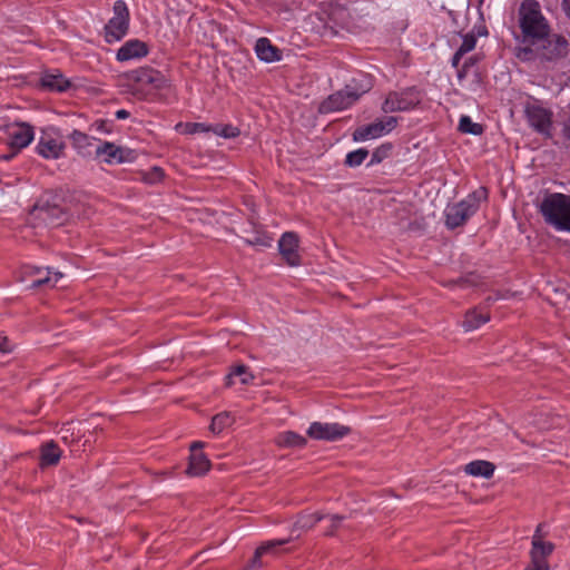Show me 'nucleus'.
I'll return each instance as SVG.
<instances>
[{"instance_id": "obj_45", "label": "nucleus", "mask_w": 570, "mask_h": 570, "mask_svg": "<svg viewBox=\"0 0 570 570\" xmlns=\"http://www.w3.org/2000/svg\"><path fill=\"white\" fill-rule=\"evenodd\" d=\"M563 136L570 140V116L564 121L563 129H562Z\"/></svg>"}, {"instance_id": "obj_1", "label": "nucleus", "mask_w": 570, "mask_h": 570, "mask_svg": "<svg viewBox=\"0 0 570 570\" xmlns=\"http://www.w3.org/2000/svg\"><path fill=\"white\" fill-rule=\"evenodd\" d=\"M124 91L137 100H163L171 94L170 80L159 70L140 67L122 75Z\"/></svg>"}, {"instance_id": "obj_51", "label": "nucleus", "mask_w": 570, "mask_h": 570, "mask_svg": "<svg viewBox=\"0 0 570 570\" xmlns=\"http://www.w3.org/2000/svg\"><path fill=\"white\" fill-rule=\"evenodd\" d=\"M40 272H41V269L38 267L33 269V273H36V274H39Z\"/></svg>"}, {"instance_id": "obj_49", "label": "nucleus", "mask_w": 570, "mask_h": 570, "mask_svg": "<svg viewBox=\"0 0 570 570\" xmlns=\"http://www.w3.org/2000/svg\"><path fill=\"white\" fill-rule=\"evenodd\" d=\"M203 443L197 441V442H194L191 445H190V451L191 453L196 451V449H202L203 448Z\"/></svg>"}, {"instance_id": "obj_30", "label": "nucleus", "mask_w": 570, "mask_h": 570, "mask_svg": "<svg viewBox=\"0 0 570 570\" xmlns=\"http://www.w3.org/2000/svg\"><path fill=\"white\" fill-rule=\"evenodd\" d=\"M234 422V419L228 412H222L216 414L212 419V423L209 425V429L213 433L219 434L223 432L226 428L230 426Z\"/></svg>"}, {"instance_id": "obj_20", "label": "nucleus", "mask_w": 570, "mask_h": 570, "mask_svg": "<svg viewBox=\"0 0 570 570\" xmlns=\"http://www.w3.org/2000/svg\"><path fill=\"white\" fill-rule=\"evenodd\" d=\"M72 146L77 149L78 154L83 157L95 155V138L89 137L87 134L73 130L70 135Z\"/></svg>"}, {"instance_id": "obj_2", "label": "nucleus", "mask_w": 570, "mask_h": 570, "mask_svg": "<svg viewBox=\"0 0 570 570\" xmlns=\"http://www.w3.org/2000/svg\"><path fill=\"white\" fill-rule=\"evenodd\" d=\"M518 17L523 42L537 45L550 35V26L537 0H523Z\"/></svg>"}, {"instance_id": "obj_10", "label": "nucleus", "mask_w": 570, "mask_h": 570, "mask_svg": "<svg viewBox=\"0 0 570 570\" xmlns=\"http://www.w3.org/2000/svg\"><path fill=\"white\" fill-rule=\"evenodd\" d=\"M101 156L108 165L131 163L136 158L134 150L116 146L110 141H102L95 147V157L99 158Z\"/></svg>"}, {"instance_id": "obj_43", "label": "nucleus", "mask_w": 570, "mask_h": 570, "mask_svg": "<svg viewBox=\"0 0 570 570\" xmlns=\"http://www.w3.org/2000/svg\"><path fill=\"white\" fill-rule=\"evenodd\" d=\"M535 538L539 539V541H546L544 538H546V533H543V524L542 523H539L535 528V531L532 535V541L531 542H534Z\"/></svg>"}, {"instance_id": "obj_15", "label": "nucleus", "mask_w": 570, "mask_h": 570, "mask_svg": "<svg viewBox=\"0 0 570 570\" xmlns=\"http://www.w3.org/2000/svg\"><path fill=\"white\" fill-rule=\"evenodd\" d=\"M525 116L530 126L538 132L548 134L551 127V112L538 105H529Z\"/></svg>"}, {"instance_id": "obj_41", "label": "nucleus", "mask_w": 570, "mask_h": 570, "mask_svg": "<svg viewBox=\"0 0 570 570\" xmlns=\"http://www.w3.org/2000/svg\"><path fill=\"white\" fill-rule=\"evenodd\" d=\"M345 517L340 514L328 515L330 527L326 531V535H334L335 531L342 525Z\"/></svg>"}, {"instance_id": "obj_26", "label": "nucleus", "mask_w": 570, "mask_h": 570, "mask_svg": "<svg viewBox=\"0 0 570 570\" xmlns=\"http://www.w3.org/2000/svg\"><path fill=\"white\" fill-rule=\"evenodd\" d=\"M41 86L61 92L70 87V82L61 73H45L41 77Z\"/></svg>"}, {"instance_id": "obj_19", "label": "nucleus", "mask_w": 570, "mask_h": 570, "mask_svg": "<svg viewBox=\"0 0 570 570\" xmlns=\"http://www.w3.org/2000/svg\"><path fill=\"white\" fill-rule=\"evenodd\" d=\"M490 318V313L484 307H473L465 313L462 326L466 332L474 331L488 323Z\"/></svg>"}, {"instance_id": "obj_28", "label": "nucleus", "mask_w": 570, "mask_h": 570, "mask_svg": "<svg viewBox=\"0 0 570 570\" xmlns=\"http://www.w3.org/2000/svg\"><path fill=\"white\" fill-rule=\"evenodd\" d=\"M238 376L242 384L247 385L253 382L254 375L248 371V367L244 364L235 366L229 374L226 376V386L234 384V377Z\"/></svg>"}, {"instance_id": "obj_21", "label": "nucleus", "mask_w": 570, "mask_h": 570, "mask_svg": "<svg viewBox=\"0 0 570 570\" xmlns=\"http://www.w3.org/2000/svg\"><path fill=\"white\" fill-rule=\"evenodd\" d=\"M257 57L266 62L281 60V51L267 38H259L255 45Z\"/></svg>"}, {"instance_id": "obj_44", "label": "nucleus", "mask_w": 570, "mask_h": 570, "mask_svg": "<svg viewBox=\"0 0 570 570\" xmlns=\"http://www.w3.org/2000/svg\"><path fill=\"white\" fill-rule=\"evenodd\" d=\"M10 351V344L7 336L0 334V352L7 353Z\"/></svg>"}, {"instance_id": "obj_3", "label": "nucleus", "mask_w": 570, "mask_h": 570, "mask_svg": "<svg viewBox=\"0 0 570 570\" xmlns=\"http://www.w3.org/2000/svg\"><path fill=\"white\" fill-rule=\"evenodd\" d=\"M540 213L547 224L558 230L570 232V196L560 193L546 195Z\"/></svg>"}, {"instance_id": "obj_40", "label": "nucleus", "mask_w": 570, "mask_h": 570, "mask_svg": "<svg viewBox=\"0 0 570 570\" xmlns=\"http://www.w3.org/2000/svg\"><path fill=\"white\" fill-rule=\"evenodd\" d=\"M392 149L390 144H385L376 148L372 154L371 164L381 163L384 158H386Z\"/></svg>"}, {"instance_id": "obj_35", "label": "nucleus", "mask_w": 570, "mask_h": 570, "mask_svg": "<svg viewBox=\"0 0 570 570\" xmlns=\"http://www.w3.org/2000/svg\"><path fill=\"white\" fill-rule=\"evenodd\" d=\"M368 156V151L364 148L351 151L346 155L345 164L350 167L360 166Z\"/></svg>"}, {"instance_id": "obj_17", "label": "nucleus", "mask_w": 570, "mask_h": 570, "mask_svg": "<svg viewBox=\"0 0 570 570\" xmlns=\"http://www.w3.org/2000/svg\"><path fill=\"white\" fill-rule=\"evenodd\" d=\"M148 55V46L146 42L138 39L128 40L117 51L116 58L118 61H128L131 59H139Z\"/></svg>"}, {"instance_id": "obj_8", "label": "nucleus", "mask_w": 570, "mask_h": 570, "mask_svg": "<svg viewBox=\"0 0 570 570\" xmlns=\"http://www.w3.org/2000/svg\"><path fill=\"white\" fill-rule=\"evenodd\" d=\"M537 45L538 60L541 62H557L568 55V41L561 36H548Z\"/></svg>"}, {"instance_id": "obj_4", "label": "nucleus", "mask_w": 570, "mask_h": 570, "mask_svg": "<svg viewBox=\"0 0 570 570\" xmlns=\"http://www.w3.org/2000/svg\"><path fill=\"white\" fill-rule=\"evenodd\" d=\"M488 198V189L480 187L461 202L450 205L445 209V225L454 229L464 225L480 208V204Z\"/></svg>"}, {"instance_id": "obj_9", "label": "nucleus", "mask_w": 570, "mask_h": 570, "mask_svg": "<svg viewBox=\"0 0 570 570\" xmlns=\"http://www.w3.org/2000/svg\"><path fill=\"white\" fill-rule=\"evenodd\" d=\"M397 125V118L389 116L376 121L358 127L353 132V140L365 141L368 139H375L382 137L385 134L392 131Z\"/></svg>"}, {"instance_id": "obj_18", "label": "nucleus", "mask_w": 570, "mask_h": 570, "mask_svg": "<svg viewBox=\"0 0 570 570\" xmlns=\"http://www.w3.org/2000/svg\"><path fill=\"white\" fill-rule=\"evenodd\" d=\"M35 210L39 218L51 225H61L67 219L65 210L58 205L36 206Z\"/></svg>"}, {"instance_id": "obj_39", "label": "nucleus", "mask_w": 570, "mask_h": 570, "mask_svg": "<svg viewBox=\"0 0 570 570\" xmlns=\"http://www.w3.org/2000/svg\"><path fill=\"white\" fill-rule=\"evenodd\" d=\"M476 38L472 33H468L463 37V41L459 48V55H465L475 48Z\"/></svg>"}, {"instance_id": "obj_12", "label": "nucleus", "mask_w": 570, "mask_h": 570, "mask_svg": "<svg viewBox=\"0 0 570 570\" xmlns=\"http://www.w3.org/2000/svg\"><path fill=\"white\" fill-rule=\"evenodd\" d=\"M554 550V544L550 541H539L535 538L531 542L530 562L524 570H549L548 558Z\"/></svg>"}, {"instance_id": "obj_16", "label": "nucleus", "mask_w": 570, "mask_h": 570, "mask_svg": "<svg viewBox=\"0 0 570 570\" xmlns=\"http://www.w3.org/2000/svg\"><path fill=\"white\" fill-rule=\"evenodd\" d=\"M63 149V141L49 134H43L37 145L38 154L46 159H58L62 155Z\"/></svg>"}, {"instance_id": "obj_33", "label": "nucleus", "mask_w": 570, "mask_h": 570, "mask_svg": "<svg viewBox=\"0 0 570 570\" xmlns=\"http://www.w3.org/2000/svg\"><path fill=\"white\" fill-rule=\"evenodd\" d=\"M212 132L224 138H235L239 136L240 130L233 125L217 124L212 126Z\"/></svg>"}, {"instance_id": "obj_42", "label": "nucleus", "mask_w": 570, "mask_h": 570, "mask_svg": "<svg viewBox=\"0 0 570 570\" xmlns=\"http://www.w3.org/2000/svg\"><path fill=\"white\" fill-rule=\"evenodd\" d=\"M187 134L208 132L212 131V126L203 122H188L185 125Z\"/></svg>"}, {"instance_id": "obj_25", "label": "nucleus", "mask_w": 570, "mask_h": 570, "mask_svg": "<svg viewBox=\"0 0 570 570\" xmlns=\"http://www.w3.org/2000/svg\"><path fill=\"white\" fill-rule=\"evenodd\" d=\"M307 440L293 431H285L275 438V444L279 448H304Z\"/></svg>"}, {"instance_id": "obj_47", "label": "nucleus", "mask_w": 570, "mask_h": 570, "mask_svg": "<svg viewBox=\"0 0 570 570\" xmlns=\"http://www.w3.org/2000/svg\"><path fill=\"white\" fill-rule=\"evenodd\" d=\"M464 55H459V49L456 50V52L453 55L452 57V65L454 67H456L461 60V58L463 57Z\"/></svg>"}, {"instance_id": "obj_11", "label": "nucleus", "mask_w": 570, "mask_h": 570, "mask_svg": "<svg viewBox=\"0 0 570 570\" xmlns=\"http://www.w3.org/2000/svg\"><path fill=\"white\" fill-rule=\"evenodd\" d=\"M351 429L340 423H321L313 422L308 430L307 435L315 440L323 441H337L350 434Z\"/></svg>"}, {"instance_id": "obj_23", "label": "nucleus", "mask_w": 570, "mask_h": 570, "mask_svg": "<svg viewBox=\"0 0 570 570\" xmlns=\"http://www.w3.org/2000/svg\"><path fill=\"white\" fill-rule=\"evenodd\" d=\"M210 468V462L202 452H193L189 458V464L186 473L190 476H200Z\"/></svg>"}, {"instance_id": "obj_24", "label": "nucleus", "mask_w": 570, "mask_h": 570, "mask_svg": "<svg viewBox=\"0 0 570 570\" xmlns=\"http://www.w3.org/2000/svg\"><path fill=\"white\" fill-rule=\"evenodd\" d=\"M495 465L489 461L476 460L468 463L464 466L466 474L472 476L491 478L494 473Z\"/></svg>"}, {"instance_id": "obj_38", "label": "nucleus", "mask_w": 570, "mask_h": 570, "mask_svg": "<svg viewBox=\"0 0 570 570\" xmlns=\"http://www.w3.org/2000/svg\"><path fill=\"white\" fill-rule=\"evenodd\" d=\"M47 273L50 274L51 272L48 269ZM53 275H55L53 279L51 276L47 275L46 277H41V278L33 281V283L31 284V287H40L43 285L55 286L56 283L62 277V273L55 272Z\"/></svg>"}, {"instance_id": "obj_5", "label": "nucleus", "mask_w": 570, "mask_h": 570, "mask_svg": "<svg viewBox=\"0 0 570 570\" xmlns=\"http://www.w3.org/2000/svg\"><path fill=\"white\" fill-rule=\"evenodd\" d=\"M368 89L370 85L362 88L361 90L354 89L352 86L348 85L344 89L332 94L324 101H322L318 110L321 114L344 110L351 107L354 102H356L360 99V97L363 94H365Z\"/></svg>"}, {"instance_id": "obj_46", "label": "nucleus", "mask_w": 570, "mask_h": 570, "mask_svg": "<svg viewBox=\"0 0 570 570\" xmlns=\"http://www.w3.org/2000/svg\"><path fill=\"white\" fill-rule=\"evenodd\" d=\"M130 116L129 111L125 109H119L116 111L117 119H127Z\"/></svg>"}, {"instance_id": "obj_48", "label": "nucleus", "mask_w": 570, "mask_h": 570, "mask_svg": "<svg viewBox=\"0 0 570 570\" xmlns=\"http://www.w3.org/2000/svg\"><path fill=\"white\" fill-rule=\"evenodd\" d=\"M562 6L567 16L570 18V0H563Z\"/></svg>"}, {"instance_id": "obj_32", "label": "nucleus", "mask_w": 570, "mask_h": 570, "mask_svg": "<svg viewBox=\"0 0 570 570\" xmlns=\"http://www.w3.org/2000/svg\"><path fill=\"white\" fill-rule=\"evenodd\" d=\"M459 130L463 134L481 135L483 127L473 122L469 116H462L459 121Z\"/></svg>"}, {"instance_id": "obj_7", "label": "nucleus", "mask_w": 570, "mask_h": 570, "mask_svg": "<svg viewBox=\"0 0 570 570\" xmlns=\"http://www.w3.org/2000/svg\"><path fill=\"white\" fill-rule=\"evenodd\" d=\"M420 102V91L407 88L400 92H390L382 105V110L384 112L406 111L415 108Z\"/></svg>"}, {"instance_id": "obj_36", "label": "nucleus", "mask_w": 570, "mask_h": 570, "mask_svg": "<svg viewBox=\"0 0 570 570\" xmlns=\"http://www.w3.org/2000/svg\"><path fill=\"white\" fill-rule=\"evenodd\" d=\"M537 47H538V45L529 43V46H525L522 48H517V57L520 60H524V61L525 60H537L538 59Z\"/></svg>"}, {"instance_id": "obj_37", "label": "nucleus", "mask_w": 570, "mask_h": 570, "mask_svg": "<svg viewBox=\"0 0 570 570\" xmlns=\"http://www.w3.org/2000/svg\"><path fill=\"white\" fill-rule=\"evenodd\" d=\"M164 178V170L160 167H154L144 173L142 180L147 184H157Z\"/></svg>"}, {"instance_id": "obj_14", "label": "nucleus", "mask_w": 570, "mask_h": 570, "mask_svg": "<svg viewBox=\"0 0 570 570\" xmlns=\"http://www.w3.org/2000/svg\"><path fill=\"white\" fill-rule=\"evenodd\" d=\"M278 249L289 266H298L301 256L298 254V236L293 232H286L278 242Z\"/></svg>"}, {"instance_id": "obj_31", "label": "nucleus", "mask_w": 570, "mask_h": 570, "mask_svg": "<svg viewBox=\"0 0 570 570\" xmlns=\"http://www.w3.org/2000/svg\"><path fill=\"white\" fill-rule=\"evenodd\" d=\"M325 519V515L321 512H315L311 514H302L297 518L295 522V527L298 529L307 530L313 528L317 522Z\"/></svg>"}, {"instance_id": "obj_29", "label": "nucleus", "mask_w": 570, "mask_h": 570, "mask_svg": "<svg viewBox=\"0 0 570 570\" xmlns=\"http://www.w3.org/2000/svg\"><path fill=\"white\" fill-rule=\"evenodd\" d=\"M244 242L254 247H271L273 238L264 230L255 229L252 235L244 238Z\"/></svg>"}, {"instance_id": "obj_34", "label": "nucleus", "mask_w": 570, "mask_h": 570, "mask_svg": "<svg viewBox=\"0 0 570 570\" xmlns=\"http://www.w3.org/2000/svg\"><path fill=\"white\" fill-rule=\"evenodd\" d=\"M476 284H479V277L478 275L471 273L458 279L449 281L444 283V286H459L465 288L470 286H475Z\"/></svg>"}, {"instance_id": "obj_13", "label": "nucleus", "mask_w": 570, "mask_h": 570, "mask_svg": "<svg viewBox=\"0 0 570 570\" xmlns=\"http://www.w3.org/2000/svg\"><path fill=\"white\" fill-rule=\"evenodd\" d=\"M9 145L16 150L26 148L35 137L33 127L27 122H13L6 129Z\"/></svg>"}, {"instance_id": "obj_22", "label": "nucleus", "mask_w": 570, "mask_h": 570, "mask_svg": "<svg viewBox=\"0 0 570 570\" xmlns=\"http://www.w3.org/2000/svg\"><path fill=\"white\" fill-rule=\"evenodd\" d=\"M61 458V450L58 444L53 441H49L42 444L40 449V466H51L57 465Z\"/></svg>"}, {"instance_id": "obj_27", "label": "nucleus", "mask_w": 570, "mask_h": 570, "mask_svg": "<svg viewBox=\"0 0 570 570\" xmlns=\"http://www.w3.org/2000/svg\"><path fill=\"white\" fill-rule=\"evenodd\" d=\"M286 542H288V540H274L262 544L256 549L250 564H248L243 570H258L262 567L261 557L264 553L274 550L276 547L285 544Z\"/></svg>"}, {"instance_id": "obj_6", "label": "nucleus", "mask_w": 570, "mask_h": 570, "mask_svg": "<svg viewBox=\"0 0 570 570\" xmlns=\"http://www.w3.org/2000/svg\"><path fill=\"white\" fill-rule=\"evenodd\" d=\"M114 17L105 26V38L107 42L119 41L129 29V10L125 1L117 0L114 3Z\"/></svg>"}, {"instance_id": "obj_50", "label": "nucleus", "mask_w": 570, "mask_h": 570, "mask_svg": "<svg viewBox=\"0 0 570 570\" xmlns=\"http://www.w3.org/2000/svg\"><path fill=\"white\" fill-rule=\"evenodd\" d=\"M96 125L98 129H102V127L105 126V121L96 122Z\"/></svg>"}]
</instances>
